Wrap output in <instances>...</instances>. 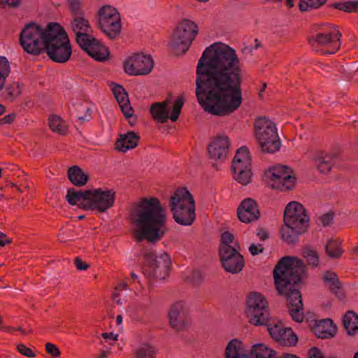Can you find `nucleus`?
Masks as SVG:
<instances>
[{
    "instance_id": "obj_61",
    "label": "nucleus",
    "mask_w": 358,
    "mask_h": 358,
    "mask_svg": "<svg viewBox=\"0 0 358 358\" xmlns=\"http://www.w3.org/2000/svg\"><path fill=\"white\" fill-rule=\"evenodd\" d=\"M127 287V285L125 282H122L116 288H117V292H121L122 290L126 289Z\"/></svg>"
},
{
    "instance_id": "obj_23",
    "label": "nucleus",
    "mask_w": 358,
    "mask_h": 358,
    "mask_svg": "<svg viewBox=\"0 0 358 358\" xmlns=\"http://www.w3.org/2000/svg\"><path fill=\"white\" fill-rule=\"evenodd\" d=\"M238 219L244 223H250L256 221L260 216L257 205L253 199L243 200L237 210Z\"/></svg>"
},
{
    "instance_id": "obj_21",
    "label": "nucleus",
    "mask_w": 358,
    "mask_h": 358,
    "mask_svg": "<svg viewBox=\"0 0 358 358\" xmlns=\"http://www.w3.org/2000/svg\"><path fill=\"white\" fill-rule=\"evenodd\" d=\"M306 155L320 173L327 174L331 170L333 166L332 155L320 150H311Z\"/></svg>"
},
{
    "instance_id": "obj_26",
    "label": "nucleus",
    "mask_w": 358,
    "mask_h": 358,
    "mask_svg": "<svg viewBox=\"0 0 358 358\" xmlns=\"http://www.w3.org/2000/svg\"><path fill=\"white\" fill-rule=\"evenodd\" d=\"M139 136L133 131H128L119 135L115 148L119 152H126L128 150L135 148L138 143Z\"/></svg>"
},
{
    "instance_id": "obj_15",
    "label": "nucleus",
    "mask_w": 358,
    "mask_h": 358,
    "mask_svg": "<svg viewBox=\"0 0 358 358\" xmlns=\"http://www.w3.org/2000/svg\"><path fill=\"white\" fill-rule=\"evenodd\" d=\"M184 104L182 97L175 99L172 105L169 100L163 102H155L150 107V113L156 121L159 123H165L169 118L172 122H176Z\"/></svg>"
},
{
    "instance_id": "obj_64",
    "label": "nucleus",
    "mask_w": 358,
    "mask_h": 358,
    "mask_svg": "<svg viewBox=\"0 0 358 358\" xmlns=\"http://www.w3.org/2000/svg\"><path fill=\"white\" fill-rule=\"evenodd\" d=\"M5 111H6L5 106L3 104L0 103V115L1 114H3Z\"/></svg>"
},
{
    "instance_id": "obj_9",
    "label": "nucleus",
    "mask_w": 358,
    "mask_h": 358,
    "mask_svg": "<svg viewBox=\"0 0 358 358\" xmlns=\"http://www.w3.org/2000/svg\"><path fill=\"white\" fill-rule=\"evenodd\" d=\"M48 26L43 29L36 23L27 24L22 30L20 42L24 50L32 55H38L44 50Z\"/></svg>"
},
{
    "instance_id": "obj_8",
    "label": "nucleus",
    "mask_w": 358,
    "mask_h": 358,
    "mask_svg": "<svg viewBox=\"0 0 358 358\" xmlns=\"http://www.w3.org/2000/svg\"><path fill=\"white\" fill-rule=\"evenodd\" d=\"M97 24L101 31L110 39L117 38L122 31L120 13L113 6L106 4L97 12Z\"/></svg>"
},
{
    "instance_id": "obj_25",
    "label": "nucleus",
    "mask_w": 358,
    "mask_h": 358,
    "mask_svg": "<svg viewBox=\"0 0 358 358\" xmlns=\"http://www.w3.org/2000/svg\"><path fill=\"white\" fill-rule=\"evenodd\" d=\"M112 91L124 115L126 117H131L133 115L134 110L125 90L120 85L113 84Z\"/></svg>"
},
{
    "instance_id": "obj_58",
    "label": "nucleus",
    "mask_w": 358,
    "mask_h": 358,
    "mask_svg": "<svg viewBox=\"0 0 358 358\" xmlns=\"http://www.w3.org/2000/svg\"><path fill=\"white\" fill-rule=\"evenodd\" d=\"M257 236L262 241H264L268 238V234L266 230L259 231L257 234Z\"/></svg>"
},
{
    "instance_id": "obj_30",
    "label": "nucleus",
    "mask_w": 358,
    "mask_h": 358,
    "mask_svg": "<svg viewBox=\"0 0 358 358\" xmlns=\"http://www.w3.org/2000/svg\"><path fill=\"white\" fill-rule=\"evenodd\" d=\"M88 194L89 190L81 191L71 188L68 189L66 199L70 205H78L80 208L87 210L85 203L88 201Z\"/></svg>"
},
{
    "instance_id": "obj_50",
    "label": "nucleus",
    "mask_w": 358,
    "mask_h": 358,
    "mask_svg": "<svg viewBox=\"0 0 358 358\" xmlns=\"http://www.w3.org/2000/svg\"><path fill=\"white\" fill-rule=\"evenodd\" d=\"M102 337L103 338L106 342L112 345L114 342H115L117 340L118 335L113 332L103 333L102 334Z\"/></svg>"
},
{
    "instance_id": "obj_39",
    "label": "nucleus",
    "mask_w": 358,
    "mask_h": 358,
    "mask_svg": "<svg viewBox=\"0 0 358 358\" xmlns=\"http://www.w3.org/2000/svg\"><path fill=\"white\" fill-rule=\"evenodd\" d=\"M10 71V65L8 59L6 57L0 56V92L3 90Z\"/></svg>"
},
{
    "instance_id": "obj_16",
    "label": "nucleus",
    "mask_w": 358,
    "mask_h": 358,
    "mask_svg": "<svg viewBox=\"0 0 358 358\" xmlns=\"http://www.w3.org/2000/svg\"><path fill=\"white\" fill-rule=\"evenodd\" d=\"M115 191L113 189L96 188L89 190L87 210L103 213L111 208L115 201Z\"/></svg>"
},
{
    "instance_id": "obj_59",
    "label": "nucleus",
    "mask_w": 358,
    "mask_h": 358,
    "mask_svg": "<svg viewBox=\"0 0 358 358\" xmlns=\"http://www.w3.org/2000/svg\"><path fill=\"white\" fill-rule=\"evenodd\" d=\"M86 111H87V113L84 116H78V120H80L81 122L88 121L91 117V115L89 113L90 111V108H86Z\"/></svg>"
},
{
    "instance_id": "obj_52",
    "label": "nucleus",
    "mask_w": 358,
    "mask_h": 358,
    "mask_svg": "<svg viewBox=\"0 0 358 358\" xmlns=\"http://www.w3.org/2000/svg\"><path fill=\"white\" fill-rule=\"evenodd\" d=\"M249 251L252 255H257L264 251V248L261 244H251L249 247Z\"/></svg>"
},
{
    "instance_id": "obj_1",
    "label": "nucleus",
    "mask_w": 358,
    "mask_h": 358,
    "mask_svg": "<svg viewBox=\"0 0 358 358\" xmlns=\"http://www.w3.org/2000/svg\"><path fill=\"white\" fill-rule=\"evenodd\" d=\"M196 76V95L206 112L227 116L241 106L242 68L232 47L220 42L207 47L198 61Z\"/></svg>"
},
{
    "instance_id": "obj_63",
    "label": "nucleus",
    "mask_w": 358,
    "mask_h": 358,
    "mask_svg": "<svg viewBox=\"0 0 358 358\" xmlns=\"http://www.w3.org/2000/svg\"><path fill=\"white\" fill-rule=\"evenodd\" d=\"M116 322L117 325H120L122 323V315H117L116 317Z\"/></svg>"
},
{
    "instance_id": "obj_18",
    "label": "nucleus",
    "mask_w": 358,
    "mask_h": 358,
    "mask_svg": "<svg viewBox=\"0 0 358 358\" xmlns=\"http://www.w3.org/2000/svg\"><path fill=\"white\" fill-rule=\"evenodd\" d=\"M78 45L95 60L103 62L109 57V51L107 47L92 36H80Z\"/></svg>"
},
{
    "instance_id": "obj_10",
    "label": "nucleus",
    "mask_w": 358,
    "mask_h": 358,
    "mask_svg": "<svg viewBox=\"0 0 358 358\" xmlns=\"http://www.w3.org/2000/svg\"><path fill=\"white\" fill-rule=\"evenodd\" d=\"M198 34L196 24L189 20H182L176 28L170 45L177 54L185 53Z\"/></svg>"
},
{
    "instance_id": "obj_36",
    "label": "nucleus",
    "mask_w": 358,
    "mask_h": 358,
    "mask_svg": "<svg viewBox=\"0 0 358 358\" xmlns=\"http://www.w3.org/2000/svg\"><path fill=\"white\" fill-rule=\"evenodd\" d=\"M343 325L348 334H354L358 331V315L348 311L343 317Z\"/></svg>"
},
{
    "instance_id": "obj_37",
    "label": "nucleus",
    "mask_w": 358,
    "mask_h": 358,
    "mask_svg": "<svg viewBox=\"0 0 358 358\" xmlns=\"http://www.w3.org/2000/svg\"><path fill=\"white\" fill-rule=\"evenodd\" d=\"M234 180L242 185H246L251 182L252 173L251 168L241 169L236 168V170L232 171Z\"/></svg>"
},
{
    "instance_id": "obj_35",
    "label": "nucleus",
    "mask_w": 358,
    "mask_h": 358,
    "mask_svg": "<svg viewBox=\"0 0 358 358\" xmlns=\"http://www.w3.org/2000/svg\"><path fill=\"white\" fill-rule=\"evenodd\" d=\"M4 96L9 101H14L22 93V85L19 81H13L4 87Z\"/></svg>"
},
{
    "instance_id": "obj_55",
    "label": "nucleus",
    "mask_w": 358,
    "mask_h": 358,
    "mask_svg": "<svg viewBox=\"0 0 358 358\" xmlns=\"http://www.w3.org/2000/svg\"><path fill=\"white\" fill-rule=\"evenodd\" d=\"M255 46H248V47H245L244 48V52H252L253 50H255L257 49H258L259 47H261V43L257 40V39H255Z\"/></svg>"
},
{
    "instance_id": "obj_11",
    "label": "nucleus",
    "mask_w": 358,
    "mask_h": 358,
    "mask_svg": "<svg viewBox=\"0 0 358 358\" xmlns=\"http://www.w3.org/2000/svg\"><path fill=\"white\" fill-rule=\"evenodd\" d=\"M143 273L150 278L164 279L169 275L171 259L165 252L156 254L152 250L144 252Z\"/></svg>"
},
{
    "instance_id": "obj_48",
    "label": "nucleus",
    "mask_w": 358,
    "mask_h": 358,
    "mask_svg": "<svg viewBox=\"0 0 358 358\" xmlns=\"http://www.w3.org/2000/svg\"><path fill=\"white\" fill-rule=\"evenodd\" d=\"M17 348L20 353L27 357H34L36 355L32 349L27 347L22 343L17 345Z\"/></svg>"
},
{
    "instance_id": "obj_34",
    "label": "nucleus",
    "mask_w": 358,
    "mask_h": 358,
    "mask_svg": "<svg viewBox=\"0 0 358 358\" xmlns=\"http://www.w3.org/2000/svg\"><path fill=\"white\" fill-rule=\"evenodd\" d=\"M236 249L239 250V245L234 240V235L229 231H224L222 233L219 249L220 253Z\"/></svg>"
},
{
    "instance_id": "obj_2",
    "label": "nucleus",
    "mask_w": 358,
    "mask_h": 358,
    "mask_svg": "<svg viewBox=\"0 0 358 358\" xmlns=\"http://www.w3.org/2000/svg\"><path fill=\"white\" fill-rule=\"evenodd\" d=\"M131 230L138 241H159L166 232V211L156 197H145L134 206L131 215Z\"/></svg>"
},
{
    "instance_id": "obj_27",
    "label": "nucleus",
    "mask_w": 358,
    "mask_h": 358,
    "mask_svg": "<svg viewBox=\"0 0 358 358\" xmlns=\"http://www.w3.org/2000/svg\"><path fill=\"white\" fill-rule=\"evenodd\" d=\"M243 342L237 338L229 341L225 348L224 358H250Z\"/></svg>"
},
{
    "instance_id": "obj_56",
    "label": "nucleus",
    "mask_w": 358,
    "mask_h": 358,
    "mask_svg": "<svg viewBox=\"0 0 358 358\" xmlns=\"http://www.w3.org/2000/svg\"><path fill=\"white\" fill-rule=\"evenodd\" d=\"M333 220V215L331 213H326L321 217L322 222L324 225H328Z\"/></svg>"
},
{
    "instance_id": "obj_45",
    "label": "nucleus",
    "mask_w": 358,
    "mask_h": 358,
    "mask_svg": "<svg viewBox=\"0 0 358 358\" xmlns=\"http://www.w3.org/2000/svg\"><path fill=\"white\" fill-rule=\"evenodd\" d=\"M303 256L306 259L308 264L313 267L319 265V257L317 252L311 249L307 248L303 252Z\"/></svg>"
},
{
    "instance_id": "obj_20",
    "label": "nucleus",
    "mask_w": 358,
    "mask_h": 358,
    "mask_svg": "<svg viewBox=\"0 0 358 358\" xmlns=\"http://www.w3.org/2000/svg\"><path fill=\"white\" fill-rule=\"evenodd\" d=\"M221 262L224 270L230 273H240L245 265L243 257L238 250H232L220 253Z\"/></svg>"
},
{
    "instance_id": "obj_32",
    "label": "nucleus",
    "mask_w": 358,
    "mask_h": 358,
    "mask_svg": "<svg viewBox=\"0 0 358 358\" xmlns=\"http://www.w3.org/2000/svg\"><path fill=\"white\" fill-rule=\"evenodd\" d=\"M68 178L74 185L78 187L85 185L89 178L88 175L78 166H73L69 169Z\"/></svg>"
},
{
    "instance_id": "obj_7",
    "label": "nucleus",
    "mask_w": 358,
    "mask_h": 358,
    "mask_svg": "<svg viewBox=\"0 0 358 358\" xmlns=\"http://www.w3.org/2000/svg\"><path fill=\"white\" fill-rule=\"evenodd\" d=\"M245 313L249 323L254 326L267 325L271 321L267 301L258 292L252 293L248 296Z\"/></svg>"
},
{
    "instance_id": "obj_62",
    "label": "nucleus",
    "mask_w": 358,
    "mask_h": 358,
    "mask_svg": "<svg viewBox=\"0 0 358 358\" xmlns=\"http://www.w3.org/2000/svg\"><path fill=\"white\" fill-rule=\"evenodd\" d=\"M12 328H7V331L11 330ZM14 330V329H13ZM16 331H20L22 334H26L27 332L24 329H23L21 327H17V329H15Z\"/></svg>"
},
{
    "instance_id": "obj_46",
    "label": "nucleus",
    "mask_w": 358,
    "mask_h": 358,
    "mask_svg": "<svg viewBox=\"0 0 358 358\" xmlns=\"http://www.w3.org/2000/svg\"><path fill=\"white\" fill-rule=\"evenodd\" d=\"M68 3L71 11V13L73 16L82 15L83 11L80 5V0H68Z\"/></svg>"
},
{
    "instance_id": "obj_60",
    "label": "nucleus",
    "mask_w": 358,
    "mask_h": 358,
    "mask_svg": "<svg viewBox=\"0 0 358 358\" xmlns=\"http://www.w3.org/2000/svg\"><path fill=\"white\" fill-rule=\"evenodd\" d=\"M266 88V83H262V86H261V88L259 89V97H261V98L263 97V93L265 91Z\"/></svg>"
},
{
    "instance_id": "obj_29",
    "label": "nucleus",
    "mask_w": 358,
    "mask_h": 358,
    "mask_svg": "<svg viewBox=\"0 0 358 358\" xmlns=\"http://www.w3.org/2000/svg\"><path fill=\"white\" fill-rule=\"evenodd\" d=\"M336 326L330 319H324L317 322L313 327L315 334L321 338H328L334 336Z\"/></svg>"
},
{
    "instance_id": "obj_24",
    "label": "nucleus",
    "mask_w": 358,
    "mask_h": 358,
    "mask_svg": "<svg viewBox=\"0 0 358 358\" xmlns=\"http://www.w3.org/2000/svg\"><path fill=\"white\" fill-rule=\"evenodd\" d=\"M255 131L258 141L270 137L273 134H276L277 128L273 121L265 117H260L255 120Z\"/></svg>"
},
{
    "instance_id": "obj_53",
    "label": "nucleus",
    "mask_w": 358,
    "mask_h": 358,
    "mask_svg": "<svg viewBox=\"0 0 358 358\" xmlns=\"http://www.w3.org/2000/svg\"><path fill=\"white\" fill-rule=\"evenodd\" d=\"M75 265L78 270L85 271L89 267V264L83 262L80 258L76 257L75 259Z\"/></svg>"
},
{
    "instance_id": "obj_42",
    "label": "nucleus",
    "mask_w": 358,
    "mask_h": 358,
    "mask_svg": "<svg viewBox=\"0 0 358 358\" xmlns=\"http://www.w3.org/2000/svg\"><path fill=\"white\" fill-rule=\"evenodd\" d=\"M323 280L325 284L334 292L339 289V280L337 275L334 272H326L323 275Z\"/></svg>"
},
{
    "instance_id": "obj_40",
    "label": "nucleus",
    "mask_w": 358,
    "mask_h": 358,
    "mask_svg": "<svg viewBox=\"0 0 358 358\" xmlns=\"http://www.w3.org/2000/svg\"><path fill=\"white\" fill-rule=\"evenodd\" d=\"M156 350L148 343H143L138 346L134 351V358H154Z\"/></svg>"
},
{
    "instance_id": "obj_51",
    "label": "nucleus",
    "mask_w": 358,
    "mask_h": 358,
    "mask_svg": "<svg viewBox=\"0 0 358 358\" xmlns=\"http://www.w3.org/2000/svg\"><path fill=\"white\" fill-rule=\"evenodd\" d=\"M113 301L119 305H122L125 302V296H122L120 292H117V288H115L113 294Z\"/></svg>"
},
{
    "instance_id": "obj_38",
    "label": "nucleus",
    "mask_w": 358,
    "mask_h": 358,
    "mask_svg": "<svg viewBox=\"0 0 358 358\" xmlns=\"http://www.w3.org/2000/svg\"><path fill=\"white\" fill-rule=\"evenodd\" d=\"M49 127L53 132L59 134H64L68 130L67 124L61 117L53 115L49 117Z\"/></svg>"
},
{
    "instance_id": "obj_4",
    "label": "nucleus",
    "mask_w": 358,
    "mask_h": 358,
    "mask_svg": "<svg viewBox=\"0 0 358 358\" xmlns=\"http://www.w3.org/2000/svg\"><path fill=\"white\" fill-rule=\"evenodd\" d=\"M283 221L282 239L287 244H294L298 241L299 236L307 230L309 217L303 205L297 201H291L285 209Z\"/></svg>"
},
{
    "instance_id": "obj_14",
    "label": "nucleus",
    "mask_w": 358,
    "mask_h": 358,
    "mask_svg": "<svg viewBox=\"0 0 358 358\" xmlns=\"http://www.w3.org/2000/svg\"><path fill=\"white\" fill-rule=\"evenodd\" d=\"M155 65L150 55L143 52H133L122 62L124 73L129 76H138L148 75Z\"/></svg>"
},
{
    "instance_id": "obj_19",
    "label": "nucleus",
    "mask_w": 358,
    "mask_h": 358,
    "mask_svg": "<svg viewBox=\"0 0 358 358\" xmlns=\"http://www.w3.org/2000/svg\"><path fill=\"white\" fill-rule=\"evenodd\" d=\"M189 308L187 303L180 301L172 305L169 313V319L172 327L177 330L183 329L189 324Z\"/></svg>"
},
{
    "instance_id": "obj_44",
    "label": "nucleus",
    "mask_w": 358,
    "mask_h": 358,
    "mask_svg": "<svg viewBox=\"0 0 358 358\" xmlns=\"http://www.w3.org/2000/svg\"><path fill=\"white\" fill-rule=\"evenodd\" d=\"M326 1L327 0H301L299 2V8L301 11L317 8L325 3Z\"/></svg>"
},
{
    "instance_id": "obj_12",
    "label": "nucleus",
    "mask_w": 358,
    "mask_h": 358,
    "mask_svg": "<svg viewBox=\"0 0 358 358\" xmlns=\"http://www.w3.org/2000/svg\"><path fill=\"white\" fill-rule=\"evenodd\" d=\"M264 178L268 185L272 189L281 191L291 189L296 181L292 170L284 165L268 168L265 172Z\"/></svg>"
},
{
    "instance_id": "obj_57",
    "label": "nucleus",
    "mask_w": 358,
    "mask_h": 358,
    "mask_svg": "<svg viewBox=\"0 0 358 358\" xmlns=\"http://www.w3.org/2000/svg\"><path fill=\"white\" fill-rule=\"evenodd\" d=\"M10 242L11 240L8 238L4 233L0 232V246L3 247Z\"/></svg>"
},
{
    "instance_id": "obj_13",
    "label": "nucleus",
    "mask_w": 358,
    "mask_h": 358,
    "mask_svg": "<svg viewBox=\"0 0 358 358\" xmlns=\"http://www.w3.org/2000/svg\"><path fill=\"white\" fill-rule=\"evenodd\" d=\"M341 34L337 27L328 26L317 33L310 39L313 48L319 51L317 48L324 47L327 50H321L324 55H331L335 53L341 47Z\"/></svg>"
},
{
    "instance_id": "obj_43",
    "label": "nucleus",
    "mask_w": 358,
    "mask_h": 358,
    "mask_svg": "<svg viewBox=\"0 0 358 358\" xmlns=\"http://www.w3.org/2000/svg\"><path fill=\"white\" fill-rule=\"evenodd\" d=\"M335 8L345 12H357L358 13V1H350L336 3L334 5Z\"/></svg>"
},
{
    "instance_id": "obj_3",
    "label": "nucleus",
    "mask_w": 358,
    "mask_h": 358,
    "mask_svg": "<svg viewBox=\"0 0 358 358\" xmlns=\"http://www.w3.org/2000/svg\"><path fill=\"white\" fill-rule=\"evenodd\" d=\"M304 272L303 262L295 257H282L273 270L276 288L289 301V314L293 320L297 322L303 320L302 296L297 284Z\"/></svg>"
},
{
    "instance_id": "obj_6",
    "label": "nucleus",
    "mask_w": 358,
    "mask_h": 358,
    "mask_svg": "<svg viewBox=\"0 0 358 358\" xmlns=\"http://www.w3.org/2000/svg\"><path fill=\"white\" fill-rule=\"evenodd\" d=\"M170 209L174 220L180 225L189 226L195 220V201L185 187L177 189L170 197Z\"/></svg>"
},
{
    "instance_id": "obj_17",
    "label": "nucleus",
    "mask_w": 358,
    "mask_h": 358,
    "mask_svg": "<svg viewBox=\"0 0 358 358\" xmlns=\"http://www.w3.org/2000/svg\"><path fill=\"white\" fill-rule=\"evenodd\" d=\"M266 326L271 338L278 343L286 346H293L297 343L296 334L291 328L285 327L280 321L271 320Z\"/></svg>"
},
{
    "instance_id": "obj_28",
    "label": "nucleus",
    "mask_w": 358,
    "mask_h": 358,
    "mask_svg": "<svg viewBox=\"0 0 358 358\" xmlns=\"http://www.w3.org/2000/svg\"><path fill=\"white\" fill-rule=\"evenodd\" d=\"M71 28L76 36V41L78 43L80 36H90L88 33L91 30L89 21L82 15H78L73 17L71 22Z\"/></svg>"
},
{
    "instance_id": "obj_5",
    "label": "nucleus",
    "mask_w": 358,
    "mask_h": 358,
    "mask_svg": "<svg viewBox=\"0 0 358 358\" xmlns=\"http://www.w3.org/2000/svg\"><path fill=\"white\" fill-rule=\"evenodd\" d=\"M45 50L48 57L57 63H65L71 57L72 48L69 36L61 25L56 22L48 24Z\"/></svg>"
},
{
    "instance_id": "obj_49",
    "label": "nucleus",
    "mask_w": 358,
    "mask_h": 358,
    "mask_svg": "<svg viewBox=\"0 0 358 358\" xmlns=\"http://www.w3.org/2000/svg\"><path fill=\"white\" fill-rule=\"evenodd\" d=\"M21 0H0L2 7L17 8L20 5Z\"/></svg>"
},
{
    "instance_id": "obj_54",
    "label": "nucleus",
    "mask_w": 358,
    "mask_h": 358,
    "mask_svg": "<svg viewBox=\"0 0 358 358\" xmlns=\"http://www.w3.org/2000/svg\"><path fill=\"white\" fill-rule=\"evenodd\" d=\"M15 118V114H14V113L6 115L0 119V124H10L13 122Z\"/></svg>"
},
{
    "instance_id": "obj_47",
    "label": "nucleus",
    "mask_w": 358,
    "mask_h": 358,
    "mask_svg": "<svg viewBox=\"0 0 358 358\" xmlns=\"http://www.w3.org/2000/svg\"><path fill=\"white\" fill-rule=\"evenodd\" d=\"M45 350L53 357H59L60 356L59 349L53 343H47L45 344Z\"/></svg>"
},
{
    "instance_id": "obj_33",
    "label": "nucleus",
    "mask_w": 358,
    "mask_h": 358,
    "mask_svg": "<svg viewBox=\"0 0 358 358\" xmlns=\"http://www.w3.org/2000/svg\"><path fill=\"white\" fill-rule=\"evenodd\" d=\"M258 142L264 152L273 153L280 148L281 143L278 133L262 140H258Z\"/></svg>"
},
{
    "instance_id": "obj_22",
    "label": "nucleus",
    "mask_w": 358,
    "mask_h": 358,
    "mask_svg": "<svg viewBox=\"0 0 358 358\" xmlns=\"http://www.w3.org/2000/svg\"><path fill=\"white\" fill-rule=\"evenodd\" d=\"M230 146L229 137L226 135L217 136L209 145L208 151L210 157L213 160L222 161L229 153Z\"/></svg>"
},
{
    "instance_id": "obj_41",
    "label": "nucleus",
    "mask_w": 358,
    "mask_h": 358,
    "mask_svg": "<svg viewBox=\"0 0 358 358\" xmlns=\"http://www.w3.org/2000/svg\"><path fill=\"white\" fill-rule=\"evenodd\" d=\"M326 251L331 258H339L343 253L340 242L337 240H329L326 245Z\"/></svg>"
},
{
    "instance_id": "obj_31",
    "label": "nucleus",
    "mask_w": 358,
    "mask_h": 358,
    "mask_svg": "<svg viewBox=\"0 0 358 358\" xmlns=\"http://www.w3.org/2000/svg\"><path fill=\"white\" fill-rule=\"evenodd\" d=\"M238 167L239 169L251 168V158L250 152L245 147H242L236 151L232 161V171L236 170V168Z\"/></svg>"
}]
</instances>
